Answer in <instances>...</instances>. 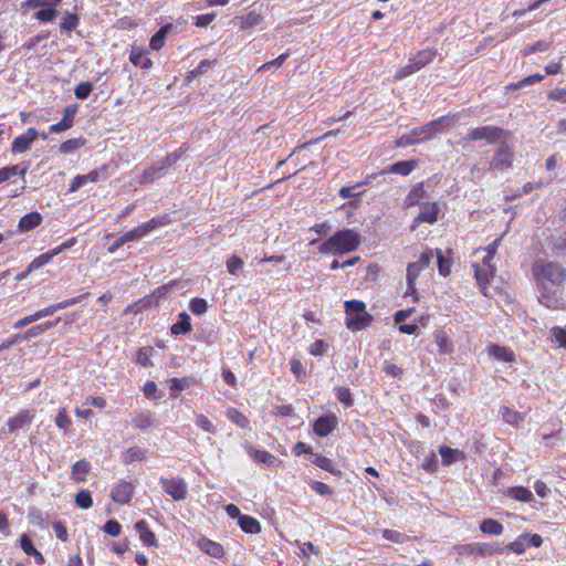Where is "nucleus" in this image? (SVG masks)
I'll list each match as a JSON object with an SVG mask.
<instances>
[{
  "mask_svg": "<svg viewBox=\"0 0 566 566\" xmlns=\"http://www.w3.org/2000/svg\"><path fill=\"white\" fill-rule=\"evenodd\" d=\"M535 279L538 302L548 308L559 304L558 287L566 281V269L553 261H535L532 265Z\"/></svg>",
  "mask_w": 566,
  "mask_h": 566,
  "instance_id": "obj_1",
  "label": "nucleus"
},
{
  "mask_svg": "<svg viewBox=\"0 0 566 566\" xmlns=\"http://www.w3.org/2000/svg\"><path fill=\"white\" fill-rule=\"evenodd\" d=\"M360 242V237L352 229H344L331 235L318 247L319 253L345 254L355 251Z\"/></svg>",
  "mask_w": 566,
  "mask_h": 566,
  "instance_id": "obj_2",
  "label": "nucleus"
},
{
  "mask_svg": "<svg viewBox=\"0 0 566 566\" xmlns=\"http://www.w3.org/2000/svg\"><path fill=\"white\" fill-rule=\"evenodd\" d=\"M346 327L353 332L361 331L370 326L373 316L366 311L361 301L352 300L345 302Z\"/></svg>",
  "mask_w": 566,
  "mask_h": 566,
  "instance_id": "obj_3",
  "label": "nucleus"
},
{
  "mask_svg": "<svg viewBox=\"0 0 566 566\" xmlns=\"http://www.w3.org/2000/svg\"><path fill=\"white\" fill-rule=\"evenodd\" d=\"M510 137L511 133L502 127L488 125L469 129L465 138L471 142L485 140L490 145H497Z\"/></svg>",
  "mask_w": 566,
  "mask_h": 566,
  "instance_id": "obj_4",
  "label": "nucleus"
},
{
  "mask_svg": "<svg viewBox=\"0 0 566 566\" xmlns=\"http://www.w3.org/2000/svg\"><path fill=\"white\" fill-rule=\"evenodd\" d=\"M496 150L494 153L493 158L489 161V170H499L503 171L509 169L513 163V149L509 144V139H503L497 143Z\"/></svg>",
  "mask_w": 566,
  "mask_h": 566,
  "instance_id": "obj_5",
  "label": "nucleus"
},
{
  "mask_svg": "<svg viewBox=\"0 0 566 566\" xmlns=\"http://www.w3.org/2000/svg\"><path fill=\"white\" fill-rule=\"evenodd\" d=\"M159 483L163 485L165 493L170 495L175 501H182L187 497L188 485L182 478H160Z\"/></svg>",
  "mask_w": 566,
  "mask_h": 566,
  "instance_id": "obj_6",
  "label": "nucleus"
},
{
  "mask_svg": "<svg viewBox=\"0 0 566 566\" xmlns=\"http://www.w3.org/2000/svg\"><path fill=\"white\" fill-rule=\"evenodd\" d=\"M444 119L446 117H440L423 126L413 128L411 130V137H413L417 144L431 139L436 134L442 130V122Z\"/></svg>",
  "mask_w": 566,
  "mask_h": 566,
  "instance_id": "obj_7",
  "label": "nucleus"
},
{
  "mask_svg": "<svg viewBox=\"0 0 566 566\" xmlns=\"http://www.w3.org/2000/svg\"><path fill=\"white\" fill-rule=\"evenodd\" d=\"M135 486L132 482L126 480H119L112 489L111 491V497L112 500L120 505L127 504L133 494H134Z\"/></svg>",
  "mask_w": 566,
  "mask_h": 566,
  "instance_id": "obj_8",
  "label": "nucleus"
},
{
  "mask_svg": "<svg viewBox=\"0 0 566 566\" xmlns=\"http://www.w3.org/2000/svg\"><path fill=\"white\" fill-rule=\"evenodd\" d=\"M39 137V132L30 127L28 130L15 137L11 144V151L13 154H20L29 150L31 148L32 143Z\"/></svg>",
  "mask_w": 566,
  "mask_h": 566,
  "instance_id": "obj_9",
  "label": "nucleus"
},
{
  "mask_svg": "<svg viewBox=\"0 0 566 566\" xmlns=\"http://www.w3.org/2000/svg\"><path fill=\"white\" fill-rule=\"evenodd\" d=\"M34 418V411L23 409L20 410L14 417L9 418L7 421L8 432L14 433L20 429H24L30 426Z\"/></svg>",
  "mask_w": 566,
  "mask_h": 566,
  "instance_id": "obj_10",
  "label": "nucleus"
},
{
  "mask_svg": "<svg viewBox=\"0 0 566 566\" xmlns=\"http://www.w3.org/2000/svg\"><path fill=\"white\" fill-rule=\"evenodd\" d=\"M168 168V165L165 163L163 158L153 163L144 170L140 184H151L160 179L166 175Z\"/></svg>",
  "mask_w": 566,
  "mask_h": 566,
  "instance_id": "obj_11",
  "label": "nucleus"
},
{
  "mask_svg": "<svg viewBox=\"0 0 566 566\" xmlns=\"http://www.w3.org/2000/svg\"><path fill=\"white\" fill-rule=\"evenodd\" d=\"M338 424V419L335 415L318 417L313 424V431L318 437H326L333 432Z\"/></svg>",
  "mask_w": 566,
  "mask_h": 566,
  "instance_id": "obj_12",
  "label": "nucleus"
},
{
  "mask_svg": "<svg viewBox=\"0 0 566 566\" xmlns=\"http://www.w3.org/2000/svg\"><path fill=\"white\" fill-rule=\"evenodd\" d=\"M157 224H158L157 221L155 219H151V220L136 227L135 229L122 234V242L128 243V242L138 240V239L145 237L146 234H148L154 229H156Z\"/></svg>",
  "mask_w": 566,
  "mask_h": 566,
  "instance_id": "obj_13",
  "label": "nucleus"
},
{
  "mask_svg": "<svg viewBox=\"0 0 566 566\" xmlns=\"http://www.w3.org/2000/svg\"><path fill=\"white\" fill-rule=\"evenodd\" d=\"M417 167L416 160H401L397 161L387 168L380 170L377 174H374L376 176H382L387 174H397L401 176H408L415 168Z\"/></svg>",
  "mask_w": 566,
  "mask_h": 566,
  "instance_id": "obj_14",
  "label": "nucleus"
},
{
  "mask_svg": "<svg viewBox=\"0 0 566 566\" xmlns=\"http://www.w3.org/2000/svg\"><path fill=\"white\" fill-rule=\"evenodd\" d=\"M77 108V105H69L67 107H65L62 119L59 123L51 125L50 132L61 133L66 129H70L73 126Z\"/></svg>",
  "mask_w": 566,
  "mask_h": 566,
  "instance_id": "obj_15",
  "label": "nucleus"
},
{
  "mask_svg": "<svg viewBox=\"0 0 566 566\" xmlns=\"http://www.w3.org/2000/svg\"><path fill=\"white\" fill-rule=\"evenodd\" d=\"M421 211L416 217V222L434 223L438 220V205L436 202H424L420 205Z\"/></svg>",
  "mask_w": 566,
  "mask_h": 566,
  "instance_id": "obj_16",
  "label": "nucleus"
},
{
  "mask_svg": "<svg viewBox=\"0 0 566 566\" xmlns=\"http://www.w3.org/2000/svg\"><path fill=\"white\" fill-rule=\"evenodd\" d=\"M102 170H92L87 175H77L73 178L71 186H70V192L77 191L81 187L86 185L87 182H97L99 180V177L102 175Z\"/></svg>",
  "mask_w": 566,
  "mask_h": 566,
  "instance_id": "obj_17",
  "label": "nucleus"
},
{
  "mask_svg": "<svg viewBox=\"0 0 566 566\" xmlns=\"http://www.w3.org/2000/svg\"><path fill=\"white\" fill-rule=\"evenodd\" d=\"M30 167L29 163H22L21 165H12L0 169V184L9 180L12 177L21 176L24 177Z\"/></svg>",
  "mask_w": 566,
  "mask_h": 566,
  "instance_id": "obj_18",
  "label": "nucleus"
},
{
  "mask_svg": "<svg viewBox=\"0 0 566 566\" xmlns=\"http://www.w3.org/2000/svg\"><path fill=\"white\" fill-rule=\"evenodd\" d=\"M247 451L259 463H263L269 467H275L277 463V459L268 451L256 450L250 446L247 447Z\"/></svg>",
  "mask_w": 566,
  "mask_h": 566,
  "instance_id": "obj_19",
  "label": "nucleus"
},
{
  "mask_svg": "<svg viewBox=\"0 0 566 566\" xmlns=\"http://www.w3.org/2000/svg\"><path fill=\"white\" fill-rule=\"evenodd\" d=\"M471 552L472 553H478L482 556H492V555H495V554H503L504 553V548L501 547L500 545L493 543V544H490V543H475V544H472L471 545Z\"/></svg>",
  "mask_w": 566,
  "mask_h": 566,
  "instance_id": "obj_20",
  "label": "nucleus"
},
{
  "mask_svg": "<svg viewBox=\"0 0 566 566\" xmlns=\"http://www.w3.org/2000/svg\"><path fill=\"white\" fill-rule=\"evenodd\" d=\"M439 453L442 458V463L444 465H449V464L457 462L464 458V454L462 451H460L458 449H452L447 446H441L439 448Z\"/></svg>",
  "mask_w": 566,
  "mask_h": 566,
  "instance_id": "obj_21",
  "label": "nucleus"
},
{
  "mask_svg": "<svg viewBox=\"0 0 566 566\" xmlns=\"http://www.w3.org/2000/svg\"><path fill=\"white\" fill-rule=\"evenodd\" d=\"M135 528L139 533L140 539L148 546H157L155 534L148 528L146 521L142 520L135 524Z\"/></svg>",
  "mask_w": 566,
  "mask_h": 566,
  "instance_id": "obj_22",
  "label": "nucleus"
},
{
  "mask_svg": "<svg viewBox=\"0 0 566 566\" xmlns=\"http://www.w3.org/2000/svg\"><path fill=\"white\" fill-rule=\"evenodd\" d=\"M42 222V216L39 212H30L23 216L19 221L21 231H30Z\"/></svg>",
  "mask_w": 566,
  "mask_h": 566,
  "instance_id": "obj_23",
  "label": "nucleus"
},
{
  "mask_svg": "<svg viewBox=\"0 0 566 566\" xmlns=\"http://www.w3.org/2000/svg\"><path fill=\"white\" fill-rule=\"evenodd\" d=\"M91 470V463L86 459H82L72 465V478L76 482L85 481L86 474Z\"/></svg>",
  "mask_w": 566,
  "mask_h": 566,
  "instance_id": "obj_24",
  "label": "nucleus"
},
{
  "mask_svg": "<svg viewBox=\"0 0 566 566\" xmlns=\"http://www.w3.org/2000/svg\"><path fill=\"white\" fill-rule=\"evenodd\" d=\"M190 316L186 312L178 315V322L171 326V333L174 335L188 334L191 332Z\"/></svg>",
  "mask_w": 566,
  "mask_h": 566,
  "instance_id": "obj_25",
  "label": "nucleus"
},
{
  "mask_svg": "<svg viewBox=\"0 0 566 566\" xmlns=\"http://www.w3.org/2000/svg\"><path fill=\"white\" fill-rule=\"evenodd\" d=\"M489 353L495 359L501 360V361L511 363V361L515 360L514 353L506 347H502L499 345H491L489 347Z\"/></svg>",
  "mask_w": 566,
  "mask_h": 566,
  "instance_id": "obj_26",
  "label": "nucleus"
},
{
  "mask_svg": "<svg viewBox=\"0 0 566 566\" xmlns=\"http://www.w3.org/2000/svg\"><path fill=\"white\" fill-rule=\"evenodd\" d=\"M239 525L241 530L248 534H258L261 532L260 522L250 515L240 516Z\"/></svg>",
  "mask_w": 566,
  "mask_h": 566,
  "instance_id": "obj_27",
  "label": "nucleus"
},
{
  "mask_svg": "<svg viewBox=\"0 0 566 566\" xmlns=\"http://www.w3.org/2000/svg\"><path fill=\"white\" fill-rule=\"evenodd\" d=\"M57 322H59V319H55L52 322H46L43 324L32 326L25 331V333L21 336V339L25 340V339L36 337V336L41 335L42 333L53 328L57 324Z\"/></svg>",
  "mask_w": 566,
  "mask_h": 566,
  "instance_id": "obj_28",
  "label": "nucleus"
},
{
  "mask_svg": "<svg viewBox=\"0 0 566 566\" xmlns=\"http://www.w3.org/2000/svg\"><path fill=\"white\" fill-rule=\"evenodd\" d=\"M421 271H422V269H420V266L418 264H416L415 262L408 264V266H407V284H408L407 294L416 293L415 284H416L417 277L419 276Z\"/></svg>",
  "mask_w": 566,
  "mask_h": 566,
  "instance_id": "obj_29",
  "label": "nucleus"
},
{
  "mask_svg": "<svg viewBox=\"0 0 566 566\" xmlns=\"http://www.w3.org/2000/svg\"><path fill=\"white\" fill-rule=\"evenodd\" d=\"M500 413L502 416V419L506 423L512 426H518L524 420V416L521 412L513 410L506 406L500 409Z\"/></svg>",
  "mask_w": 566,
  "mask_h": 566,
  "instance_id": "obj_30",
  "label": "nucleus"
},
{
  "mask_svg": "<svg viewBox=\"0 0 566 566\" xmlns=\"http://www.w3.org/2000/svg\"><path fill=\"white\" fill-rule=\"evenodd\" d=\"M145 451L139 447H132L122 454V461L125 464L143 461L145 459Z\"/></svg>",
  "mask_w": 566,
  "mask_h": 566,
  "instance_id": "obj_31",
  "label": "nucleus"
},
{
  "mask_svg": "<svg viewBox=\"0 0 566 566\" xmlns=\"http://www.w3.org/2000/svg\"><path fill=\"white\" fill-rule=\"evenodd\" d=\"M507 493L511 497L520 502L530 503L534 500L533 493L523 486L510 488Z\"/></svg>",
  "mask_w": 566,
  "mask_h": 566,
  "instance_id": "obj_32",
  "label": "nucleus"
},
{
  "mask_svg": "<svg viewBox=\"0 0 566 566\" xmlns=\"http://www.w3.org/2000/svg\"><path fill=\"white\" fill-rule=\"evenodd\" d=\"M427 196V191L424 189V186L422 182L417 184L412 187V189L409 191L406 203L407 206H416L419 203V199L424 198Z\"/></svg>",
  "mask_w": 566,
  "mask_h": 566,
  "instance_id": "obj_33",
  "label": "nucleus"
},
{
  "mask_svg": "<svg viewBox=\"0 0 566 566\" xmlns=\"http://www.w3.org/2000/svg\"><path fill=\"white\" fill-rule=\"evenodd\" d=\"M78 23L80 18L76 13L65 12L60 22V29L62 32H71L77 28Z\"/></svg>",
  "mask_w": 566,
  "mask_h": 566,
  "instance_id": "obj_34",
  "label": "nucleus"
},
{
  "mask_svg": "<svg viewBox=\"0 0 566 566\" xmlns=\"http://www.w3.org/2000/svg\"><path fill=\"white\" fill-rule=\"evenodd\" d=\"M480 530L484 534L501 535L503 532V525L493 518H485L480 524Z\"/></svg>",
  "mask_w": 566,
  "mask_h": 566,
  "instance_id": "obj_35",
  "label": "nucleus"
},
{
  "mask_svg": "<svg viewBox=\"0 0 566 566\" xmlns=\"http://www.w3.org/2000/svg\"><path fill=\"white\" fill-rule=\"evenodd\" d=\"M133 423L138 429H147L154 426V418L150 411L140 412L133 417Z\"/></svg>",
  "mask_w": 566,
  "mask_h": 566,
  "instance_id": "obj_36",
  "label": "nucleus"
},
{
  "mask_svg": "<svg viewBox=\"0 0 566 566\" xmlns=\"http://www.w3.org/2000/svg\"><path fill=\"white\" fill-rule=\"evenodd\" d=\"M57 255L56 254V251H54L53 249L45 252V253H42L40 254L39 256H36L30 264H29V270H38L40 268H42L43 265L48 264L49 262H51V260Z\"/></svg>",
  "mask_w": 566,
  "mask_h": 566,
  "instance_id": "obj_37",
  "label": "nucleus"
},
{
  "mask_svg": "<svg viewBox=\"0 0 566 566\" xmlns=\"http://www.w3.org/2000/svg\"><path fill=\"white\" fill-rule=\"evenodd\" d=\"M169 30V25L161 27L150 39V48L153 50H160L165 44V39L167 35V32Z\"/></svg>",
  "mask_w": 566,
  "mask_h": 566,
  "instance_id": "obj_38",
  "label": "nucleus"
},
{
  "mask_svg": "<svg viewBox=\"0 0 566 566\" xmlns=\"http://www.w3.org/2000/svg\"><path fill=\"white\" fill-rule=\"evenodd\" d=\"M201 548L205 553L216 558H220L224 554L223 547L219 543L209 539L202 543Z\"/></svg>",
  "mask_w": 566,
  "mask_h": 566,
  "instance_id": "obj_39",
  "label": "nucleus"
},
{
  "mask_svg": "<svg viewBox=\"0 0 566 566\" xmlns=\"http://www.w3.org/2000/svg\"><path fill=\"white\" fill-rule=\"evenodd\" d=\"M57 15V10L53 7H43L35 14L34 18L40 22H52Z\"/></svg>",
  "mask_w": 566,
  "mask_h": 566,
  "instance_id": "obj_40",
  "label": "nucleus"
},
{
  "mask_svg": "<svg viewBox=\"0 0 566 566\" xmlns=\"http://www.w3.org/2000/svg\"><path fill=\"white\" fill-rule=\"evenodd\" d=\"M227 417L230 421L238 424L240 428H247L249 426L248 418L234 408H230L227 410Z\"/></svg>",
  "mask_w": 566,
  "mask_h": 566,
  "instance_id": "obj_41",
  "label": "nucleus"
},
{
  "mask_svg": "<svg viewBox=\"0 0 566 566\" xmlns=\"http://www.w3.org/2000/svg\"><path fill=\"white\" fill-rule=\"evenodd\" d=\"M433 338L440 354H449L451 352V347L449 345L447 335L443 331H436L433 334Z\"/></svg>",
  "mask_w": 566,
  "mask_h": 566,
  "instance_id": "obj_42",
  "label": "nucleus"
},
{
  "mask_svg": "<svg viewBox=\"0 0 566 566\" xmlns=\"http://www.w3.org/2000/svg\"><path fill=\"white\" fill-rule=\"evenodd\" d=\"M526 538H527V533H524L522 534L521 536H518L517 539H515L514 542L510 543L506 547H503L504 551L505 549H509V551H512L516 554H522L525 552L526 549Z\"/></svg>",
  "mask_w": 566,
  "mask_h": 566,
  "instance_id": "obj_43",
  "label": "nucleus"
},
{
  "mask_svg": "<svg viewBox=\"0 0 566 566\" xmlns=\"http://www.w3.org/2000/svg\"><path fill=\"white\" fill-rule=\"evenodd\" d=\"M84 144H85V140L81 139V138L69 139L61 144L60 151L63 154L73 153V151L77 150L78 148H81Z\"/></svg>",
  "mask_w": 566,
  "mask_h": 566,
  "instance_id": "obj_44",
  "label": "nucleus"
},
{
  "mask_svg": "<svg viewBox=\"0 0 566 566\" xmlns=\"http://www.w3.org/2000/svg\"><path fill=\"white\" fill-rule=\"evenodd\" d=\"M75 503L81 509H90L93 504L91 493L87 490H81L75 496Z\"/></svg>",
  "mask_w": 566,
  "mask_h": 566,
  "instance_id": "obj_45",
  "label": "nucleus"
},
{
  "mask_svg": "<svg viewBox=\"0 0 566 566\" xmlns=\"http://www.w3.org/2000/svg\"><path fill=\"white\" fill-rule=\"evenodd\" d=\"M189 307L195 315H203L208 311V303L205 298L195 297L190 301Z\"/></svg>",
  "mask_w": 566,
  "mask_h": 566,
  "instance_id": "obj_46",
  "label": "nucleus"
},
{
  "mask_svg": "<svg viewBox=\"0 0 566 566\" xmlns=\"http://www.w3.org/2000/svg\"><path fill=\"white\" fill-rule=\"evenodd\" d=\"M129 60L135 65H140L144 69H147L150 65V60L144 57V54L138 49H133L129 55Z\"/></svg>",
  "mask_w": 566,
  "mask_h": 566,
  "instance_id": "obj_47",
  "label": "nucleus"
},
{
  "mask_svg": "<svg viewBox=\"0 0 566 566\" xmlns=\"http://www.w3.org/2000/svg\"><path fill=\"white\" fill-rule=\"evenodd\" d=\"M313 455H314V459L312 460V462L316 467H318V468H321V469H323V470H325L327 472L335 473V469L333 467V463H332V461L328 458H326L324 455H321V454H317V453H314Z\"/></svg>",
  "mask_w": 566,
  "mask_h": 566,
  "instance_id": "obj_48",
  "label": "nucleus"
},
{
  "mask_svg": "<svg viewBox=\"0 0 566 566\" xmlns=\"http://www.w3.org/2000/svg\"><path fill=\"white\" fill-rule=\"evenodd\" d=\"M93 91V85L91 82H81L74 90V94L77 99H86L91 92Z\"/></svg>",
  "mask_w": 566,
  "mask_h": 566,
  "instance_id": "obj_49",
  "label": "nucleus"
},
{
  "mask_svg": "<svg viewBox=\"0 0 566 566\" xmlns=\"http://www.w3.org/2000/svg\"><path fill=\"white\" fill-rule=\"evenodd\" d=\"M243 266V260L238 255H231L227 260V270L230 274L235 275Z\"/></svg>",
  "mask_w": 566,
  "mask_h": 566,
  "instance_id": "obj_50",
  "label": "nucleus"
},
{
  "mask_svg": "<svg viewBox=\"0 0 566 566\" xmlns=\"http://www.w3.org/2000/svg\"><path fill=\"white\" fill-rule=\"evenodd\" d=\"M72 421L70 417L67 416L66 409L61 408L55 417V424L57 428L62 430H67L71 426Z\"/></svg>",
  "mask_w": 566,
  "mask_h": 566,
  "instance_id": "obj_51",
  "label": "nucleus"
},
{
  "mask_svg": "<svg viewBox=\"0 0 566 566\" xmlns=\"http://www.w3.org/2000/svg\"><path fill=\"white\" fill-rule=\"evenodd\" d=\"M336 397L346 407H350L354 403L350 390L346 387H337L336 388Z\"/></svg>",
  "mask_w": 566,
  "mask_h": 566,
  "instance_id": "obj_52",
  "label": "nucleus"
},
{
  "mask_svg": "<svg viewBox=\"0 0 566 566\" xmlns=\"http://www.w3.org/2000/svg\"><path fill=\"white\" fill-rule=\"evenodd\" d=\"M375 178V175H369L367 176L366 180L363 181V182H359L353 187H343L340 188L339 190V196L344 199H347V198H352V197H357L359 193H353V189L356 188V187H359V186H363V185H368L370 182L371 179Z\"/></svg>",
  "mask_w": 566,
  "mask_h": 566,
  "instance_id": "obj_53",
  "label": "nucleus"
},
{
  "mask_svg": "<svg viewBox=\"0 0 566 566\" xmlns=\"http://www.w3.org/2000/svg\"><path fill=\"white\" fill-rule=\"evenodd\" d=\"M196 426L200 429L210 432L216 433V427L212 424V422L206 417L205 415H197L196 416Z\"/></svg>",
  "mask_w": 566,
  "mask_h": 566,
  "instance_id": "obj_54",
  "label": "nucleus"
},
{
  "mask_svg": "<svg viewBox=\"0 0 566 566\" xmlns=\"http://www.w3.org/2000/svg\"><path fill=\"white\" fill-rule=\"evenodd\" d=\"M214 62H217V61L216 60L214 61H210V60L200 61L198 66L195 70L190 71L189 78L198 77V76L205 74L212 66V64Z\"/></svg>",
  "mask_w": 566,
  "mask_h": 566,
  "instance_id": "obj_55",
  "label": "nucleus"
},
{
  "mask_svg": "<svg viewBox=\"0 0 566 566\" xmlns=\"http://www.w3.org/2000/svg\"><path fill=\"white\" fill-rule=\"evenodd\" d=\"M434 55H436V51L427 49V50L419 51L415 56L418 60V64H420V66L424 67L427 64L432 62Z\"/></svg>",
  "mask_w": 566,
  "mask_h": 566,
  "instance_id": "obj_56",
  "label": "nucleus"
},
{
  "mask_svg": "<svg viewBox=\"0 0 566 566\" xmlns=\"http://www.w3.org/2000/svg\"><path fill=\"white\" fill-rule=\"evenodd\" d=\"M437 260H438V269L439 273L443 276L448 275L450 272V262L443 256V253L441 250H436Z\"/></svg>",
  "mask_w": 566,
  "mask_h": 566,
  "instance_id": "obj_57",
  "label": "nucleus"
},
{
  "mask_svg": "<svg viewBox=\"0 0 566 566\" xmlns=\"http://www.w3.org/2000/svg\"><path fill=\"white\" fill-rule=\"evenodd\" d=\"M20 546H21L22 551L29 556H33V554L36 553V551H38L34 547L32 539L27 534L21 535Z\"/></svg>",
  "mask_w": 566,
  "mask_h": 566,
  "instance_id": "obj_58",
  "label": "nucleus"
},
{
  "mask_svg": "<svg viewBox=\"0 0 566 566\" xmlns=\"http://www.w3.org/2000/svg\"><path fill=\"white\" fill-rule=\"evenodd\" d=\"M382 537L394 543H403L407 539L405 534L394 530H384Z\"/></svg>",
  "mask_w": 566,
  "mask_h": 566,
  "instance_id": "obj_59",
  "label": "nucleus"
},
{
  "mask_svg": "<svg viewBox=\"0 0 566 566\" xmlns=\"http://www.w3.org/2000/svg\"><path fill=\"white\" fill-rule=\"evenodd\" d=\"M103 530L111 536H118L120 534L122 526L116 520H108L105 523Z\"/></svg>",
  "mask_w": 566,
  "mask_h": 566,
  "instance_id": "obj_60",
  "label": "nucleus"
},
{
  "mask_svg": "<svg viewBox=\"0 0 566 566\" xmlns=\"http://www.w3.org/2000/svg\"><path fill=\"white\" fill-rule=\"evenodd\" d=\"M290 53L289 52H285L283 54H281L280 56H277L276 59L274 60H271L266 63H264L263 65H261V67L259 69V71H265V70H270L271 67L275 66V67H280L285 61L286 59L289 57Z\"/></svg>",
  "mask_w": 566,
  "mask_h": 566,
  "instance_id": "obj_61",
  "label": "nucleus"
},
{
  "mask_svg": "<svg viewBox=\"0 0 566 566\" xmlns=\"http://www.w3.org/2000/svg\"><path fill=\"white\" fill-rule=\"evenodd\" d=\"M554 342L560 346L566 347V331L559 327H553L551 331Z\"/></svg>",
  "mask_w": 566,
  "mask_h": 566,
  "instance_id": "obj_62",
  "label": "nucleus"
},
{
  "mask_svg": "<svg viewBox=\"0 0 566 566\" xmlns=\"http://www.w3.org/2000/svg\"><path fill=\"white\" fill-rule=\"evenodd\" d=\"M438 467V459L437 455L431 452L422 462V468L424 471L432 473L437 470Z\"/></svg>",
  "mask_w": 566,
  "mask_h": 566,
  "instance_id": "obj_63",
  "label": "nucleus"
},
{
  "mask_svg": "<svg viewBox=\"0 0 566 566\" xmlns=\"http://www.w3.org/2000/svg\"><path fill=\"white\" fill-rule=\"evenodd\" d=\"M549 48V44L545 41H537L536 43L527 46L523 54L526 56V55H531L533 53H536V52H544L546 50H548Z\"/></svg>",
  "mask_w": 566,
  "mask_h": 566,
  "instance_id": "obj_64",
  "label": "nucleus"
}]
</instances>
